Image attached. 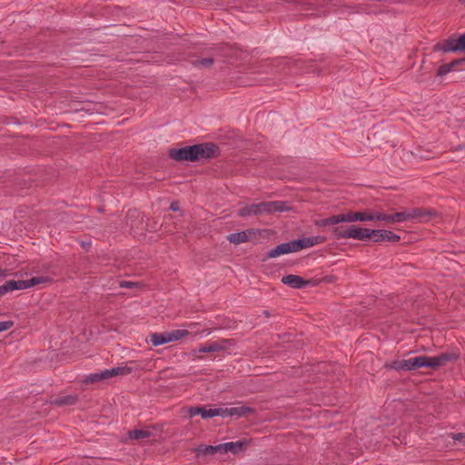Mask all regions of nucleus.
<instances>
[{"label":"nucleus","instance_id":"f257e3e1","mask_svg":"<svg viewBox=\"0 0 465 465\" xmlns=\"http://www.w3.org/2000/svg\"><path fill=\"white\" fill-rule=\"evenodd\" d=\"M218 146L213 143H203L182 148H172L168 152L171 159L176 162H197L214 158L218 153Z\"/></svg>","mask_w":465,"mask_h":465},{"label":"nucleus","instance_id":"f03ea898","mask_svg":"<svg viewBox=\"0 0 465 465\" xmlns=\"http://www.w3.org/2000/svg\"><path fill=\"white\" fill-rule=\"evenodd\" d=\"M291 209L292 207L285 201H269L243 206L238 211V215L240 217H248L251 215L258 216L272 213L287 212Z\"/></svg>","mask_w":465,"mask_h":465},{"label":"nucleus","instance_id":"7ed1b4c3","mask_svg":"<svg viewBox=\"0 0 465 465\" xmlns=\"http://www.w3.org/2000/svg\"><path fill=\"white\" fill-rule=\"evenodd\" d=\"M458 358L459 354L455 352H443L433 357L425 355L418 356V369L428 367L436 370L445 366L448 362L456 361Z\"/></svg>","mask_w":465,"mask_h":465},{"label":"nucleus","instance_id":"20e7f679","mask_svg":"<svg viewBox=\"0 0 465 465\" xmlns=\"http://www.w3.org/2000/svg\"><path fill=\"white\" fill-rule=\"evenodd\" d=\"M132 368L127 366H119L112 369H106L99 372L91 373L84 379V382L94 383L104 380H108L115 376H123L131 373Z\"/></svg>","mask_w":465,"mask_h":465},{"label":"nucleus","instance_id":"39448f33","mask_svg":"<svg viewBox=\"0 0 465 465\" xmlns=\"http://www.w3.org/2000/svg\"><path fill=\"white\" fill-rule=\"evenodd\" d=\"M263 231L259 229H248L239 232H233L227 236L231 243L240 244L247 242H255Z\"/></svg>","mask_w":465,"mask_h":465},{"label":"nucleus","instance_id":"423d86ee","mask_svg":"<svg viewBox=\"0 0 465 465\" xmlns=\"http://www.w3.org/2000/svg\"><path fill=\"white\" fill-rule=\"evenodd\" d=\"M232 343L231 340H222L219 341H211L205 345H201L198 350L193 351V355L198 359H202V356L197 353H211V352H219L225 351L229 345Z\"/></svg>","mask_w":465,"mask_h":465},{"label":"nucleus","instance_id":"0eeeda50","mask_svg":"<svg viewBox=\"0 0 465 465\" xmlns=\"http://www.w3.org/2000/svg\"><path fill=\"white\" fill-rule=\"evenodd\" d=\"M254 409L248 406H238L231 408H220L221 417H248L254 413Z\"/></svg>","mask_w":465,"mask_h":465},{"label":"nucleus","instance_id":"6e6552de","mask_svg":"<svg viewBox=\"0 0 465 465\" xmlns=\"http://www.w3.org/2000/svg\"><path fill=\"white\" fill-rule=\"evenodd\" d=\"M296 252V249H295L294 241L283 242V243L277 245L275 248L270 250L267 252L266 256L264 257L263 261H266L271 258H276L280 255L288 254V253H292V252Z\"/></svg>","mask_w":465,"mask_h":465},{"label":"nucleus","instance_id":"1a4fd4ad","mask_svg":"<svg viewBox=\"0 0 465 465\" xmlns=\"http://www.w3.org/2000/svg\"><path fill=\"white\" fill-rule=\"evenodd\" d=\"M386 366L395 371H414L418 369V357L408 360H396Z\"/></svg>","mask_w":465,"mask_h":465},{"label":"nucleus","instance_id":"9d476101","mask_svg":"<svg viewBox=\"0 0 465 465\" xmlns=\"http://www.w3.org/2000/svg\"><path fill=\"white\" fill-rule=\"evenodd\" d=\"M220 408L206 409L203 406H192L187 408V414L190 418L201 415L203 419H209L214 416H221Z\"/></svg>","mask_w":465,"mask_h":465},{"label":"nucleus","instance_id":"9b49d317","mask_svg":"<svg viewBox=\"0 0 465 465\" xmlns=\"http://www.w3.org/2000/svg\"><path fill=\"white\" fill-rule=\"evenodd\" d=\"M371 240L374 242H397L400 241L401 237L392 232L391 231L388 230H372L371 232Z\"/></svg>","mask_w":465,"mask_h":465},{"label":"nucleus","instance_id":"f8f14e48","mask_svg":"<svg viewBox=\"0 0 465 465\" xmlns=\"http://www.w3.org/2000/svg\"><path fill=\"white\" fill-rule=\"evenodd\" d=\"M458 45V37L452 35L446 40L439 42L433 47L434 51H442L444 53L449 52H459V49L455 48Z\"/></svg>","mask_w":465,"mask_h":465},{"label":"nucleus","instance_id":"ddd939ff","mask_svg":"<svg viewBox=\"0 0 465 465\" xmlns=\"http://www.w3.org/2000/svg\"><path fill=\"white\" fill-rule=\"evenodd\" d=\"M437 215V212L431 209L415 208L410 212L411 220H418L420 222L430 221Z\"/></svg>","mask_w":465,"mask_h":465},{"label":"nucleus","instance_id":"4468645a","mask_svg":"<svg viewBox=\"0 0 465 465\" xmlns=\"http://www.w3.org/2000/svg\"><path fill=\"white\" fill-rule=\"evenodd\" d=\"M52 282L53 279L49 276H35L28 280H18V284L20 290H25L38 284H45L50 283Z\"/></svg>","mask_w":465,"mask_h":465},{"label":"nucleus","instance_id":"2eb2a0df","mask_svg":"<svg viewBox=\"0 0 465 465\" xmlns=\"http://www.w3.org/2000/svg\"><path fill=\"white\" fill-rule=\"evenodd\" d=\"M282 282L294 289H302L309 285L310 282L294 274H288L282 278Z\"/></svg>","mask_w":465,"mask_h":465},{"label":"nucleus","instance_id":"dca6fc26","mask_svg":"<svg viewBox=\"0 0 465 465\" xmlns=\"http://www.w3.org/2000/svg\"><path fill=\"white\" fill-rule=\"evenodd\" d=\"M372 230L367 228H361L356 225H351V230L348 232L349 239H356L360 241L371 240Z\"/></svg>","mask_w":465,"mask_h":465},{"label":"nucleus","instance_id":"f3484780","mask_svg":"<svg viewBox=\"0 0 465 465\" xmlns=\"http://www.w3.org/2000/svg\"><path fill=\"white\" fill-rule=\"evenodd\" d=\"M77 401L78 396L76 394H70L56 397L51 401V403L58 407H63L74 405Z\"/></svg>","mask_w":465,"mask_h":465},{"label":"nucleus","instance_id":"a211bd4d","mask_svg":"<svg viewBox=\"0 0 465 465\" xmlns=\"http://www.w3.org/2000/svg\"><path fill=\"white\" fill-rule=\"evenodd\" d=\"M458 65L465 66V59H462V58L455 59L449 64H444L440 65L437 71V75L443 76V75L447 74L448 73L451 72Z\"/></svg>","mask_w":465,"mask_h":465},{"label":"nucleus","instance_id":"6ab92c4d","mask_svg":"<svg viewBox=\"0 0 465 465\" xmlns=\"http://www.w3.org/2000/svg\"><path fill=\"white\" fill-rule=\"evenodd\" d=\"M149 341L156 347L170 342L168 332H154L149 335Z\"/></svg>","mask_w":465,"mask_h":465},{"label":"nucleus","instance_id":"aec40b11","mask_svg":"<svg viewBox=\"0 0 465 465\" xmlns=\"http://www.w3.org/2000/svg\"><path fill=\"white\" fill-rule=\"evenodd\" d=\"M247 445L246 440H239V441H230L223 443L224 448H226V453L232 452V454H237L240 451L244 450V447Z\"/></svg>","mask_w":465,"mask_h":465},{"label":"nucleus","instance_id":"412c9836","mask_svg":"<svg viewBox=\"0 0 465 465\" xmlns=\"http://www.w3.org/2000/svg\"><path fill=\"white\" fill-rule=\"evenodd\" d=\"M351 230V225H333L331 228V232L336 239H349L348 232Z\"/></svg>","mask_w":465,"mask_h":465},{"label":"nucleus","instance_id":"4be33fe9","mask_svg":"<svg viewBox=\"0 0 465 465\" xmlns=\"http://www.w3.org/2000/svg\"><path fill=\"white\" fill-rule=\"evenodd\" d=\"M213 50H214L213 55L215 57L222 56V57L229 59V58H232L234 55L233 49L229 45H223L219 47L214 48Z\"/></svg>","mask_w":465,"mask_h":465},{"label":"nucleus","instance_id":"5701e85b","mask_svg":"<svg viewBox=\"0 0 465 465\" xmlns=\"http://www.w3.org/2000/svg\"><path fill=\"white\" fill-rule=\"evenodd\" d=\"M128 436H129V439H131V440H139L148 439V438L152 437L153 432L149 430L134 429V430H129Z\"/></svg>","mask_w":465,"mask_h":465},{"label":"nucleus","instance_id":"b1692460","mask_svg":"<svg viewBox=\"0 0 465 465\" xmlns=\"http://www.w3.org/2000/svg\"><path fill=\"white\" fill-rule=\"evenodd\" d=\"M15 290H20L18 281L9 280L5 284L0 285V297H2L3 295L9 292H13Z\"/></svg>","mask_w":465,"mask_h":465},{"label":"nucleus","instance_id":"393cba45","mask_svg":"<svg viewBox=\"0 0 465 465\" xmlns=\"http://www.w3.org/2000/svg\"><path fill=\"white\" fill-rule=\"evenodd\" d=\"M296 252L301 251L304 248L313 246V241L311 237L294 240Z\"/></svg>","mask_w":465,"mask_h":465},{"label":"nucleus","instance_id":"a878e982","mask_svg":"<svg viewBox=\"0 0 465 465\" xmlns=\"http://www.w3.org/2000/svg\"><path fill=\"white\" fill-rule=\"evenodd\" d=\"M355 213L348 212L346 213L336 214L337 224L341 223H353L355 222Z\"/></svg>","mask_w":465,"mask_h":465},{"label":"nucleus","instance_id":"bb28decb","mask_svg":"<svg viewBox=\"0 0 465 465\" xmlns=\"http://www.w3.org/2000/svg\"><path fill=\"white\" fill-rule=\"evenodd\" d=\"M167 332H168V339L170 340V342L173 341H178L181 338L185 337L189 334V331L187 330H183V329L173 330V331H167Z\"/></svg>","mask_w":465,"mask_h":465},{"label":"nucleus","instance_id":"cd10ccee","mask_svg":"<svg viewBox=\"0 0 465 465\" xmlns=\"http://www.w3.org/2000/svg\"><path fill=\"white\" fill-rule=\"evenodd\" d=\"M315 225L318 226V227H326V226H332L333 227V225H338L337 224V220H336V214L335 215H331V216H330L328 218L316 220L315 221Z\"/></svg>","mask_w":465,"mask_h":465},{"label":"nucleus","instance_id":"c85d7f7f","mask_svg":"<svg viewBox=\"0 0 465 465\" xmlns=\"http://www.w3.org/2000/svg\"><path fill=\"white\" fill-rule=\"evenodd\" d=\"M214 63V57H206V58H203V59H197V60H193L192 62V64L195 67H206V68H209L211 67Z\"/></svg>","mask_w":465,"mask_h":465},{"label":"nucleus","instance_id":"c756f323","mask_svg":"<svg viewBox=\"0 0 465 465\" xmlns=\"http://www.w3.org/2000/svg\"><path fill=\"white\" fill-rule=\"evenodd\" d=\"M214 449L212 445H204L202 444L198 448L195 449V452L197 457H200V455L207 456V455H213Z\"/></svg>","mask_w":465,"mask_h":465},{"label":"nucleus","instance_id":"7c9ffc66","mask_svg":"<svg viewBox=\"0 0 465 465\" xmlns=\"http://www.w3.org/2000/svg\"><path fill=\"white\" fill-rule=\"evenodd\" d=\"M356 221H361V222L374 221V216H373L372 213L356 212L355 213V222Z\"/></svg>","mask_w":465,"mask_h":465},{"label":"nucleus","instance_id":"2f4dec72","mask_svg":"<svg viewBox=\"0 0 465 465\" xmlns=\"http://www.w3.org/2000/svg\"><path fill=\"white\" fill-rule=\"evenodd\" d=\"M393 223L395 222H405L410 219V212H397L392 214Z\"/></svg>","mask_w":465,"mask_h":465},{"label":"nucleus","instance_id":"473e14b6","mask_svg":"<svg viewBox=\"0 0 465 465\" xmlns=\"http://www.w3.org/2000/svg\"><path fill=\"white\" fill-rule=\"evenodd\" d=\"M373 216H374V220H377V221H385L388 223H393L392 214H385V213H373Z\"/></svg>","mask_w":465,"mask_h":465},{"label":"nucleus","instance_id":"72a5a7b5","mask_svg":"<svg viewBox=\"0 0 465 465\" xmlns=\"http://www.w3.org/2000/svg\"><path fill=\"white\" fill-rule=\"evenodd\" d=\"M455 48L459 49V52L465 53V33L458 37V45Z\"/></svg>","mask_w":465,"mask_h":465},{"label":"nucleus","instance_id":"f704fd0d","mask_svg":"<svg viewBox=\"0 0 465 465\" xmlns=\"http://www.w3.org/2000/svg\"><path fill=\"white\" fill-rule=\"evenodd\" d=\"M13 326H14L13 321L0 322V332L7 331V330L11 329Z\"/></svg>","mask_w":465,"mask_h":465},{"label":"nucleus","instance_id":"c9c22d12","mask_svg":"<svg viewBox=\"0 0 465 465\" xmlns=\"http://www.w3.org/2000/svg\"><path fill=\"white\" fill-rule=\"evenodd\" d=\"M134 285H136V282H128V281H121L120 283H119V286L121 288H132Z\"/></svg>","mask_w":465,"mask_h":465},{"label":"nucleus","instance_id":"e433bc0d","mask_svg":"<svg viewBox=\"0 0 465 465\" xmlns=\"http://www.w3.org/2000/svg\"><path fill=\"white\" fill-rule=\"evenodd\" d=\"M213 448L214 449V454L217 452L226 453V448H224L223 443L213 446Z\"/></svg>","mask_w":465,"mask_h":465},{"label":"nucleus","instance_id":"4c0bfd02","mask_svg":"<svg viewBox=\"0 0 465 465\" xmlns=\"http://www.w3.org/2000/svg\"><path fill=\"white\" fill-rule=\"evenodd\" d=\"M313 241V246L318 244V243H321L322 242H324L325 238L324 237H322V236H313V237H311Z\"/></svg>","mask_w":465,"mask_h":465},{"label":"nucleus","instance_id":"58836bf2","mask_svg":"<svg viewBox=\"0 0 465 465\" xmlns=\"http://www.w3.org/2000/svg\"><path fill=\"white\" fill-rule=\"evenodd\" d=\"M179 203L178 202H173L170 205V209L173 212H176L179 210Z\"/></svg>","mask_w":465,"mask_h":465},{"label":"nucleus","instance_id":"ea45409f","mask_svg":"<svg viewBox=\"0 0 465 465\" xmlns=\"http://www.w3.org/2000/svg\"><path fill=\"white\" fill-rule=\"evenodd\" d=\"M459 435H460V433H456V434H454V435H453V437H452V439H453L454 440H458V441H460V442H461V443L465 444V438H460V437H459Z\"/></svg>","mask_w":465,"mask_h":465},{"label":"nucleus","instance_id":"a19ab883","mask_svg":"<svg viewBox=\"0 0 465 465\" xmlns=\"http://www.w3.org/2000/svg\"><path fill=\"white\" fill-rule=\"evenodd\" d=\"M7 274L5 273V270H3L0 268V278L1 277H5Z\"/></svg>","mask_w":465,"mask_h":465},{"label":"nucleus","instance_id":"79ce46f5","mask_svg":"<svg viewBox=\"0 0 465 465\" xmlns=\"http://www.w3.org/2000/svg\"><path fill=\"white\" fill-rule=\"evenodd\" d=\"M262 313L264 314L265 317H270L271 315L270 312L267 310H264Z\"/></svg>","mask_w":465,"mask_h":465},{"label":"nucleus","instance_id":"37998d69","mask_svg":"<svg viewBox=\"0 0 465 465\" xmlns=\"http://www.w3.org/2000/svg\"><path fill=\"white\" fill-rule=\"evenodd\" d=\"M459 437L460 438H465V433H460Z\"/></svg>","mask_w":465,"mask_h":465},{"label":"nucleus","instance_id":"c03bdc74","mask_svg":"<svg viewBox=\"0 0 465 465\" xmlns=\"http://www.w3.org/2000/svg\"><path fill=\"white\" fill-rule=\"evenodd\" d=\"M461 4L465 5V0H459Z\"/></svg>","mask_w":465,"mask_h":465}]
</instances>
